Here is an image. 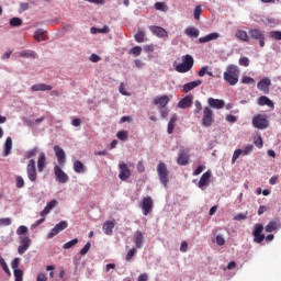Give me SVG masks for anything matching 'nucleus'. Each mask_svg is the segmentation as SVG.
Instances as JSON below:
<instances>
[{"mask_svg":"<svg viewBox=\"0 0 281 281\" xmlns=\"http://www.w3.org/2000/svg\"><path fill=\"white\" fill-rule=\"evenodd\" d=\"M240 78V68L238 66L231 64L226 67L224 71V80L229 83L231 87H236L238 85V79Z\"/></svg>","mask_w":281,"mask_h":281,"instance_id":"f257e3e1","label":"nucleus"},{"mask_svg":"<svg viewBox=\"0 0 281 281\" xmlns=\"http://www.w3.org/2000/svg\"><path fill=\"white\" fill-rule=\"evenodd\" d=\"M192 67H194V58L191 55H186L182 58V63L176 66V71L178 74H188Z\"/></svg>","mask_w":281,"mask_h":281,"instance_id":"f03ea898","label":"nucleus"},{"mask_svg":"<svg viewBox=\"0 0 281 281\" xmlns=\"http://www.w3.org/2000/svg\"><path fill=\"white\" fill-rule=\"evenodd\" d=\"M156 170L161 186H164V188H168V183L170 181L168 166H166L165 162H159Z\"/></svg>","mask_w":281,"mask_h":281,"instance_id":"7ed1b4c3","label":"nucleus"},{"mask_svg":"<svg viewBox=\"0 0 281 281\" xmlns=\"http://www.w3.org/2000/svg\"><path fill=\"white\" fill-rule=\"evenodd\" d=\"M212 124H214V111H212V108L210 106H204L202 114V126L210 128Z\"/></svg>","mask_w":281,"mask_h":281,"instance_id":"20e7f679","label":"nucleus"},{"mask_svg":"<svg viewBox=\"0 0 281 281\" xmlns=\"http://www.w3.org/2000/svg\"><path fill=\"white\" fill-rule=\"evenodd\" d=\"M26 175L27 179L32 183H36V179H38V173L36 172V160L30 159L26 166Z\"/></svg>","mask_w":281,"mask_h":281,"instance_id":"39448f33","label":"nucleus"},{"mask_svg":"<svg viewBox=\"0 0 281 281\" xmlns=\"http://www.w3.org/2000/svg\"><path fill=\"white\" fill-rule=\"evenodd\" d=\"M252 126L259 131H265V128H268L269 126V121L267 120V116L257 114L252 117Z\"/></svg>","mask_w":281,"mask_h":281,"instance_id":"423d86ee","label":"nucleus"},{"mask_svg":"<svg viewBox=\"0 0 281 281\" xmlns=\"http://www.w3.org/2000/svg\"><path fill=\"white\" fill-rule=\"evenodd\" d=\"M249 41H258L260 47H265V31H260L258 29H250L248 31Z\"/></svg>","mask_w":281,"mask_h":281,"instance_id":"0eeeda50","label":"nucleus"},{"mask_svg":"<svg viewBox=\"0 0 281 281\" xmlns=\"http://www.w3.org/2000/svg\"><path fill=\"white\" fill-rule=\"evenodd\" d=\"M262 232H265V226L262 224H255L252 229L254 243L260 245L265 240V234Z\"/></svg>","mask_w":281,"mask_h":281,"instance_id":"6e6552de","label":"nucleus"},{"mask_svg":"<svg viewBox=\"0 0 281 281\" xmlns=\"http://www.w3.org/2000/svg\"><path fill=\"white\" fill-rule=\"evenodd\" d=\"M32 246V239L29 236H21L20 237V246L18 247V254L23 256L25 251L30 249Z\"/></svg>","mask_w":281,"mask_h":281,"instance_id":"1a4fd4ad","label":"nucleus"},{"mask_svg":"<svg viewBox=\"0 0 281 281\" xmlns=\"http://www.w3.org/2000/svg\"><path fill=\"white\" fill-rule=\"evenodd\" d=\"M67 227H69V223H67V221L59 222L55 225L53 229H50L46 238L50 239L54 238V236H58V234H60V232H64V229H67Z\"/></svg>","mask_w":281,"mask_h":281,"instance_id":"9d476101","label":"nucleus"},{"mask_svg":"<svg viewBox=\"0 0 281 281\" xmlns=\"http://www.w3.org/2000/svg\"><path fill=\"white\" fill-rule=\"evenodd\" d=\"M155 203L153 202V198L146 196L143 199L140 207L143 210V215L148 216L150 212H153Z\"/></svg>","mask_w":281,"mask_h":281,"instance_id":"9b49d317","label":"nucleus"},{"mask_svg":"<svg viewBox=\"0 0 281 281\" xmlns=\"http://www.w3.org/2000/svg\"><path fill=\"white\" fill-rule=\"evenodd\" d=\"M54 175L58 183H67L69 181V176L58 165L54 167Z\"/></svg>","mask_w":281,"mask_h":281,"instance_id":"f8f14e48","label":"nucleus"},{"mask_svg":"<svg viewBox=\"0 0 281 281\" xmlns=\"http://www.w3.org/2000/svg\"><path fill=\"white\" fill-rule=\"evenodd\" d=\"M54 153L57 157V161H58L59 166H65V164H67V155L65 154V149H63L58 145H55Z\"/></svg>","mask_w":281,"mask_h":281,"instance_id":"ddd939ff","label":"nucleus"},{"mask_svg":"<svg viewBox=\"0 0 281 281\" xmlns=\"http://www.w3.org/2000/svg\"><path fill=\"white\" fill-rule=\"evenodd\" d=\"M177 164L179 166H188L190 164V154L188 149H181L178 154Z\"/></svg>","mask_w":281,"mask_h":281,"instance_id":"4468645a","label":"nucleus"},{"mask_svg":"<svg viewBox=\"0 0 281 281\" xmlns=\"http://www.w3.org/2000/svg\"><path fill=\"white\" fill-rule=\"evenodd\" d=\"M210 179H212V171L207 170L201 176L200 181L198 183L200 190H204L207 188V186H210Z\"/></svg>","mask_w":281,"mask_h":281,"instance_id":"2eb2a0df","label":"nucleus"},{"mask_svg":"<svg viewBox=\"0 0 281 281\" xmlns=\"http://www.w3.org/2000/svg\"><path fill=\"white\" fill-rule=\"evenodd\" d=\"M119 168L121 170L119 175L121 181H126V179L131 178V169H128V166L125 162H121Z\"/></svg>","mask_w":281,"mask_h":281,"instance_id":"dca6fc26","label":"nucleus"},{"mask_svg":"<svg viewBox=\"0 0 281 281\" xmlns=\"http://www.w3.org/2000/svg\"><path fill=\"white\" fill-rule=\"evenodd\" d=\"M169 102H170V98H168V95L166 94L161 97H156L154 99V104L158 106V109H166Z\"/></svg>","mask_w":281,"mask_h":281,"instance_id":"f3484780","label":"nucleus"},{"mask_svg":"<svg viewBox=\"0 0 281 281\" xmlns=\"http://www.w3.org/2000/svg\"><path fill=\"white\" fill-rule=\"evenodd\" d=\"M134 243L136 249H142L144 247V243H146L144 233H142L140 231H136L134 234Z\"/></svg>","mask_w":281,"mask_h":281,"instance_id":"a211bd4d","label":"nucleus"},{"mask_svg":"<svg viewBox=\"0 0 281 281\" xmlns=\"http://www.w3.org/2000/svg\"><path fill=\"white\" fill-rule=\"evenodd\" d=\"M207 104L211 106V109H225V101L222 99H214V98H209L207 99Z\"/></svg>","mask_w":281,"mask_h":281,"instance_id":"6ab92c4d","label":"nucleus"},{"mask_svg":"<svg viewBox=\"0 0 281 281\" xmlns=\"http://www.w3.org/2000/svg\"><path fill=\"white\" fill-rule=\"evenodd\" d=\"M193 100H194V95L192 94L184 97L178 102V109H190V106H192Z\"/></svg>","mask_w":281,"mask_h":281,"instance_id":"aec40b11","label":"nucleus"},{"mask_svg":"<svg viewBox=\"0 0 281 281\" xmlns=\"http://www.w3.org/2000/svg\"><path fill=\"white\" fill-rule=\"evenodd\" d=\"M271 87V79L263 78L257 83V88L259 91H262L263 93H269V88Z\"/></svg>","mask_w":281,"mask_h":281,"instance_id":"412c9836","label":"nucleus"},{"mask_svg":"<svg viewBox=\"0 0 281 281\" xmlns=\"http://www.w3.org/2000/svg\"><path fill=\"white\" fill-rule=\"evenodd\" d=\"M203 81L201 80H195V81H191V82H188L186 85L182 86V89L181 91L183 93H190V91H192V89H196V87H201Z\"/></svg>","mask_w":281,"mask_h":281,"instance_id":"4be33fe9","label":"nucleus"},{"mask_svg":"<svg viewBox=\"0 0 281 281\" xmlns=\"http://www.w3.org/2000/svg\"><path fill=\"white\" fill-rule=\"evenodd\" d=\"M149 30H150V32L153 34H155V36H158V38H166V37H168V32L164 27L150 26Z\"/></svg>","mask_w":281,"mask_h":281,"instance_id":"5701e85b","label":"nucleus"},{"mask_svg":"<svg viewBox=\"0 0 281 281\" xmlns=\"http://www.w3.org/2000/svg\"><path fill=\"white\" fill-rule=\"evenodd\" d=\"M218 38H221V34L220 33H210L204 37H200L199 38V43H210V41H218Z\"/></svg>","mask_w":281,"mask_h":281,"instance_id":"b1692460","label":"nucleus"},{"mask_svg":"<svg viewBox=\"0 0 281 281\" xmlns=\"http://www.w3.org/2000/svg\"><path fill=\"white\" fill-rule=\"evenodd\" d=\"M74 171L77 175H85V172L87 171V166H85V164H82V161H80V160H75Z\"/></svg>","mask_w":281,"mask_h":281,"instance_id":"393cba45","label":"nucleus"},{"mask_svg":"<svg viewBox=\"0 0 281 281\" xmlns=\"http://www.w3.org/2000/svg\"><path fill=\"white\" fill-rule=\"evenodd\" d=\"M56 205H58L57 200H52L50 202H48L44 210L41 212V216H47V214H49V212H52V210H54Z\"/></svg>","mask_w":281,"mask_h":281,"instance_id":"a878e982","label":"nucleus"},{"mask_svg":"<svg viewBox=\"0 0 281 281\" xmlns=\"http://www.w3.org/2000/svg\"><path fill=\"white\" fill-rule=\"evenodd\" d=\"M115 228V223L111 222V221H106L103 223V233L106 236H111L113 234V229Z\"/></svg>","mask_w":281,"mask_h":281,"instance_id":"bb28decb","label":"nucleus"},{"mask_svg":"<svg viewBox=\"0 0 281 281\" xmlns=\"http://www.w3.org/2000/svg\"><path fill=\"white\" fill-rule=\"evenodd\" d=\"M45 164H47V157L45 156V153H41L37 159L38 172H43L45 170Z\"/></svg>","mask_w":281,"mask_h":281,"instance_id":"cd10ccee","label":"nucleus"},{"mask_svg":"<svg viewBox=\"0 0 281 281\" xmlns=\"http://www.w3.org/2000/svg\"><path fill=\"white\" fill-rule=\"evenodd\" d=\"M54 87L46 83H35L31 87V91H52Z\"/></svg>","mask_w":281,"mask_h":281,"instance_id":"c85d7f7f","label":"nucleus"},{"mask_svg":"<svg viewBox=\"0 0 281 281\" xmlns=\"http://www.w3.org/2000/svg\"><path fill=\"white\" fill-rule=\"evenodd\" d=\"M258 104L259 106H270V109H273L274 106L273 101L265 95L259 97Z\"/></svg>","mask_w":281,"mask_h":281,"instance_id":"c756f323","label":"nucleus"},{"mask_svg":"<svg viewBox=\"0 0 281 281\" xmlns=\"http://www.w3.org/2000/svg\"><path fill=\"white\" fill-rule=\"evenodd\" d=\"M45 32L46 31L44 29H38L37 31L34 32L33 38H35L37 43L47 41V36L45 35Z\"/></svg>","mask_w":281,"mask_h":281,"instance_id":"7c9ffc66","label":"nucleus"},{"mask_svg":"<svg viewBox=\"0 0 281 281\" xmlns=\"http://www.w3.org/2000/svg\"><path fill=\"white\" fill-rule=\"evenodd\" d=\"M177 120H179V116H177V114H173L169 120L168 127H167L168 135H172L175 131V126L177 124Z\"/></svg>","mask_w":281,"mask_h":281,"instance_id":"2f4dec72","label":"nucleus"},{"mask_svg":"<svg viewBox=\"0 0 281 281\" xmlns=\"http://www.w3.org/2000/svg\"><path fill=\"white\" fill-rule=\"evenodd\" d=\"M184 34L187 36H190V38H199V29L194 27V26H189L184 30Z\"/></svg>","mask_w":281,"mask_h":281,"instance_id":"473e14b6","label":"nucleus"},{"mask_svg":"<svg viewBox=\"0 0 281 281\" xmlns=\"http://www.w3.org/2000/svg\"><path fill=\"white\" fill-rule=\"evenodd\" d=\"M278 229H280V223L271 221L268 223V225H266L265 231L268 234H271V232H278Z\"/></svg>","mask_w":281,"mask_h":281,"instance_id":"72a5a7b5","label":"nucleus"},{"mask_svg":"<svg viewBox=\"0 0 281 281\" xmlns=\"http://www.w3.org/2000/svg\"><path fill=\"white\" fill-rule=\"evenodd\" d=\"M10 153H12V137H8L5 139L2 157H8Z\"/></svg>","mask_w":281,"mask_h":281,"instance_id":"f704fd0d","label":"nucleus"},{"mask_svg":"<svg viewBox=\"0 0 281 281\" xmlns=\"http://www.w3.org/2000/svg\"><path fill=\"white\" fill-rule=\"evenodd\" d=\"M235 36L244 43H249V35L244 30H237Z\"/></svg>","mask_w":281,"mask_h":281,"instance_id":"c9c22d12","label":"nucleus"},{"mask_svg":"<svg viewBox=\"0 0 281 281\" xmlns=\"http://www.w3.org/2000/svg\"><path fill=\"white\" fill-rule=\"evenodd\" d=\"M134 38H135L136 43H146V41H148V38H146V32H144V31H138L134 35Z\"/></svg>","mask_w":281,"mask_h":281,"instance_id":"e433bc0d","label":"nucleus"},{"mask_svg":"<svg viewBox=\"0 0 281 281\" xmlns=\"http://www.w3.org/2000/svg\"><path fill=\"white\" fill-rule=\"evenodd\" d=\"M80 240L78 238H74L63 245V249H72V247H76Z\"/></svg>","mask_w":281,"mask_h":281,"instance_id":"4c0bfd02","label":"nucleus"},{"mask_svg":"<svg viewBox=\"0 0 281 281\" xmlns=\"http://www.w3.org/2000/svg\"><path fill=\"white\" fill-rule=\"evenodd\" d=\"M9 24L11 27H21V25H23V20L21 18H12L9 21Z\"/></svg>","mask_w":281,"mask_h":281,"instance_id":"58836bf2","label":"nucleus"},{"mask_svg":"<svg viewBox=\"0 0 281 281\" xmlns=\"http://www.w3.org/2000/svg\"><path fill=\"white\" fill-rule=\"evenodd\" d=\"M201 14H203V7L200 4L194 8L193 16L195 21H199L201 19Z\"/></svg>","mask_w":281,"mask_h":281,"instance_id":"ea45409f","label":"nucleus"},{"mask_svg":"<svg viewBox=\"0 0 281 281\" xmlns=\"http://www.w3.org/2000/svg\"><path fill=\"white\" fill-rule=\"evenodd\" d=\"M0 267H2L4 273H7V276H12V273L10 272V268L8 267V263L5 262V259H3V257L0 256Z\"/></svg>","mask_w":281,"mask_h":281,"instance_id":"a19ab883","label":"nucleus"},{"mask_svg":"<svg viewBox=\"0 0 281 281\" xmlns=\"http://www.w3.org/2000/svg\"><path fill=\"white\" fill-rule=\"evenodd\" d=\"M20 56H22V58H36V52H34V50H31V52L23 50V52L20 53Z\"/></svg>","mask_w":281,"mask_h":281,"instance_id":"79ce46f5","label":"nucleus"},{"mask_svg":"<svg viewBox=\"0 0 281 281\" xmlns=\"http://www.w3.org/2000/svg\"><path fill=\"white\" fill-rule=\"evenodd\" d=\"M15 188L18 189L25 188V180H23V177L21 176L15 177Z\"/></svg>","mask_w":281,"mask_h":281,"instance_id":"37998d69","label":"nucleus"},{"mask_svg":"<svg viewBox=\"0 0 281 281\" xmlns=\"http://www.w3.org/2000/svg\"><path fill=\"white\" fill-rule=\"evenodd\" d=\"M269 36L273 41H281V31H270Z\"/></svg>","mask_w":281,"mask_h":281,"instance_id":"c03bdc74","label":"nucleus"},{"mask_svg":"<svg viewBox=\"0 0 281 281\" xmlns=\"http://www.w3.org/2000/svg\"><path fill=\"white\" fill-rule=\"evenodd\" d=\"M117 139H121V142H126L128 139V132L126 131H120L116 134Z\"/></svg>","mask_w":281,"mask_h":281,"instance_id":"a18cd8bd","label":"nucleus"},{"mask_svg":"<svg viewBox=\"0 0 281 281\" xmlns=\"http://www.w3.org/2000/svg\"><path fill=\"white\" fill-rule=\"evenodd\" d=\"M241 82L243 85H256V79L248 76H244L241 78Z\"/></svg>","mask_w":281,"mask_h":281,"instance_id":"49530a36","label":"nucleus"},{"mask_svg":"<svg viewBox=\"0 0 281 281\" xmlns=\"http://www.w3.org/2000/svg\"><path fill=\"white\" fill-rule=\"evenodd\" d=\"M135 254H137V250L135 248L130 249L128 252L126 254L125 260L127 262H131Z\"/></svg>","mask_w":281,"mask_h":281,"instance_id":"de8ad7c7","label":"nucleus"},{"mask_svg":"<svg viewBox=\"0 0 281 281\" xmlns=\"http://www.w3.org/2000/svg\"><path fill=\"white\" fill-rule=\"evenodd\" d=\"M13 274H14L15 281H23V270L15 269L13 271Z\"/></svg>","mask_w":281,"mask_h":281,"instance_id":"09e8293b","label":"nucleus"},{"mask_svg":"<svg viewBox=\"0 0 281 281\" xmlns=\"http://www.w3.org/2000/svg\"><path fill=\"white\" fill-rule=\"evenodd\" d=\"M130 54L133 56H140L142 55V47L140 46H134L130 49Z\"/></svg>","mask_w":281,"mask_h":281,"instance_id":"8fccbe9b","label":"nucleus"},{"mask_svg":"<svg viewBox=\"0 0 281 281\" xmlns=\"http://www.w3.org/2000/svg\"><path fill=\"white\" fill-rule=\"evenodd\" d=\"M251 153H254V145H247L241 149V155L244 156L251 155Z\"/></svg>","mask_w":281,"mask_h":281,"instance_id":"3c124183","label":"nucleus"},{"mask_svg":"<svg viewBox=\"0 0 281 281\" xmlns=\"http://www.w3.org/2000/svg\"><path fill=\"white\" fill-rule=\"evenodd\" d=\"M155 10H158L159 12H166V2H156L154 4Z\"/></svg>","mask_w":281,"mask_h":281,"instance_id":"603ef678","label":"nucleus"},{"mask_svg":"<svg viewBox=\"0 0 281 281\" xmlns=\"http://www.w3.org/2000/svg\"><path fill=\"white\" fill-rule=\"evenodd\" d=\"M38 155V147H34L33 149L26 153V159H32V157H36Z\"/></svg>","mask_w":281,"mask_h":281,"instance_id":"864d4df0","label":"nucleus"},{"mask_svg":"<svg viewBox=\"0 0 281 281\" xmlns=\"http://www.w3.org/2000/svg\"><path fill=\"white\" fill-rule=\"evenodd\" d=\"M10 225H12V220L10 217L0 218V227H8Z\"/></svg>","mask_w":281,"mask_h":281,"instance_id":"5fc2aeb1","label":"nucleus"},{"mask_svg":"<svg viewBox=\"0 0 281 281\" xmlns=\"http://www.w3.org/2000/svg\"><path fill=\"white\" fill-rule=\"evenodd\" d=\"M89 249H91V243L88 241L79 251L80 256H87V254H89Z\"/></svg>","mask_w":281,"mask_h":281,"instance_id":"6e6d98bb","label":"nucleus"},{"mask_svg":"<svg viewBox=\"0 0 281 281\" xmlns=\"http://www.w3.org/2000/svg\"><path fill=\"white\" fill-rule=\"evenodd\" d=\"M19 265H21V258L16 257L11 262V268L13 269V271H16V269H19Z\"/></svg>","mask_w":281,"mask_h":281,"instance_id":"4d7b16f0","label":"nucleus"},{"mask_svg":"<svg viewBox=\"0 0 281 281\" xmlns=\"http://www.w3.org/2000/svg\"><path fill=\"white\" fill-rule=\"evenodd\" d=\"M159 112L160 117H162V120H166V117H168V114L170 113V110H168V108H159Z\"/></svg>","mask_w":281,"mask_h":281,"instance_id":"13d9d810","label":"nucleus"},{"mask_svg":"<svg viewBox=\"0 0 281 281\" xmlns=\"http://www.w3.org/2000/svg\"><path fill=\"white\" fill-rule=\"evenodd\" d=\"M243 155V149H236L232 157V164H236V159Z\"/></svg>","mask_w":281,"mask_h":281,"instance_id":"bf43d9fd","label":"nucleus"},{"mask_svg":"<svg viewBox=\"0 0 281 281\" xmlns=\"http://www.w3.org/2000/svg\"><path fill=\"white\" fill-rule=\"evenodd\" d=\"M18 236H23V234H27V226H19L16 229Z\"/></svg>","mask_w":281,"mask_h":281,"instance_id":"052dcab7","label":"nucleus"},{"mask_svg":"<svg viewBox=\"0 0 281 281\" xmlns=\"http://www.w3.org/2000/svg\"><path fill=\"white\" fill-rule=\"evenodd\" d=\"M239 65L241 67H249V58L248 57H241L239 58Z\"/></svg>","mask_w":281,"mask_h":281,"instance_id":"680f3d73","label":"nucleus"},{"mask_svg":"<svg viewBox=\"0 0 281 281\" xmlns=\"http://www.w3.org/2000/svg\"><path fill=\"white\" fill-rule=\"evenodd\" d=\"M203 170H205V166H204V165H200V166L193 171V176H194V177H199V175H201V172H203Z\"/></svg>","mask_w":281,"mask_h":281,"instance_id":"e2e57ef3","label":"nucleus"},{"mask_svg":"<svg viewBox=\"0 0 281 281\" xmlns=\"http://www.w3.org/2000/svg\"><path fill=\"white\" fill-rule=\"evenodd\" d=\"M226 122H231V124H236V122H238V119H236V116L233 114H227Z\"/></svg>","mask_w":281,"mask_h":281,"instance_id":"0e129e2a","label":"nucleus"},{"mask_svg":"<svg viewBox=\"0 0 281 281\" xmlns=\"http://www.w3.org/2000/svg\"><path fill=\"white\" fill-rule=\"evenodd\" d=\"M216 245H218V247H223V245H225V238L221 235L216 236Z\"/></svg>","mask_w":281,"mask_h":281,"instance_id":"69168bd1","label":"nucleus"},{"mask_svg":"<svg viewBox=\"0 0 281 281\" xmlns=\"http://www.w3.org/2000/svg\"><path fill=\"white\" fill-rule=\"evenodd\" d=\"M89 60L91 63H100L101 58L99 57L98 54H92V55H90Z\"/></svg>","mask_w":281,"mask_h":281,"instance_id":"338daca9","label":"nucleus"},{"mask_svg":"<svg viewBox=\"0 0 281 281\" xmlns=\"http://www.w3.org/2000/svg\"><path fill=\"white\" fill-rule=\"evenodd\" d=\"M247 218V213L244 214V213H239L237 214L235 217H234V221H246Z\"/></svg>","mask_w":281,"mask_h":281,"instance_id":"774afa93","label":"nucleus"}]
</instances>
